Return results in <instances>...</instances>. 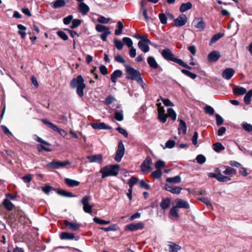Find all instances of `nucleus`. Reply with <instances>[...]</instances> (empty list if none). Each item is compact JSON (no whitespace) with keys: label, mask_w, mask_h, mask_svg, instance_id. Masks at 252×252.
Wrapping results in <instances>:
<instances>
[{"label":"nucleus","mask_w":252,"mask_h":252,"mask_svg":"<svg viewBox=\"0 0 252 252\" xmlns=\"http://www.w3.org/2000/svg\"><path fill=\"white\" fill-rule=\"evenodd\" d=\"M162 57L167 61L173 62L175 63H178L180 59L175 57L174 54L169 48L163 49L161 52Z\"/></svg>","instance_id":"39448f33"},{"label":"nucleus","mask_w":252,"mask_h":252,"mask_svg":"<svg viewBox=\"0 0 252 252\" xmlns=\"http://www.w3.org/2000/svg\"><path fill=\"white\" fill-rule=\"evenodd\" d=\"M233 93L237 95H241L247 93V90L242 87L237 86L233 89Z\"/></svg>","instance_id":"bb28decb"},{"label":"nucleus","mask_w":252,"mask_h":252,"mask_svg":"<svg viewBox=\"0 0 252 252\" xmlns=\"http://www.w3.org/2000/svg\"><path fill=\"white\" fill-rule=\"evenodd\" d=\"M213 147L214 150L217 153H220L225 149L224 147L220 142H217L214 144Z\"/></svg>","instance_id":"4c0bfd02"},{"label":"nucleus","mask_w":252,"mask_h":252,"mask_svg":"<svg viewBox=\"0 0 252 252\" xmlns=\"http://www.w3.org/2000/svg\"><path fill=\"white\" fill-rule=\"evenodd\" d=\"M66 3L64 0H56L53 2V8H59L65 6Z\"/></svg>","instance_id":"f704fd0d"},{"label":"nucleus","mask_w":252,"mask_h":252,"mask_svg":"<svg viewBox=\"0 0 252 252\" xmlns=\"http://www.w3.org/2000/svg\"><path fill=\"white\" fill-rule=\"evenodd\" d=\"M147 63L152 69H156L159 67L155 58L152 56H150L147 58Z\"/></svg>","instance_id":"4be33fe9"},{"label":"nucleus","mask_w":252,"mask_h":252,"mask_svg":"<svg viewBox=\"0 0 252 252\" xmlns=\"http://www.w3.org/2000/svg\"><path fill=\"white\" fill-rule=\"evenodd\" d=\"M166 181L169 183L178 184L181 182V178L180 176L178 175L174 177L167 178Z\"/></svg>","instance_id":"e433bc0d"},{"label":"nucleus","mask_w":252,"mask_h":252,"mask_svg":"<svg viewBox=\"0 0 252 252\" xmlns=\"http://www.w3.org/2000/svg\"><path fill=\"white\" fill-rule=\"evenodd\" d=\"M119 169L120 165L118 164L109 165L101 168L100 172L102 174V178H104L108 176H116Z\"/></svg>","instance_id":"7ed1b4c3"},{"label":"nucleus","mask_w":252,"mask_h":252,"mask_svg":"<svg viewBox=\"0 0 252 252\" xmlns=\"http://www.w3.org/2000/svg\"><path fill=\"white\" fill-rule=\"evenodd\" d=\"M220 56L221 55L219 51H213L208 54L207 60L210 63H215L220 58Z\"/></svg>","instance_id":"dca6fc26"},{"label":"nucleus","mask_w":252,"mask_h":252,"mask_svg":"<svg viewBox=\"0 0 252 252\" xmlns=\"http://www.w3.org/2000/svg\"><path fill=\"white\" fill-rule=\"evenodd\" d=\"M56 192L59 195L65 197H73L75 196L72 192L61 189H57Z\"/></svg>","instance_id":"412c9836"},{"label":"nucleus","mask_w":252,"mask_h":252,"mask_svg":"<svg viewBox=\"0 0 252 252\" xmlns=\"http://www.w3.org/2000/svg\"><path fill=\"white\" fill-rule=\"evenodd\" d=\"M139 179L138 178L135 177H131L128 180L127 184L128 185H131L134 186L138 181Z\"/></svg>","instance_id":"69168bd1"},{"label":"nucleus","mask_w":252,"mask_h":252,"mask_svg":"<svg viewBox=\"0 0 252 252\" xmlns=\"http://www.w3.org/2000/svg\"><path fill=\"white\" fill-rule=\"evenodd\" d=\"M41 121L48 127L51 128L54 131L58 132L62 136L65 137L67 135V132L64 130L59 128L58 126L49 122L47 119H43L41 120Z\"/></svg>","instance_id":"0eeeda50"},{"label":"nucleus","mask_w":252,"mask_h":252,"mask_svg":"<svg viewBox=\"0 0 252 252\" xmlns=\"http://www.w3.org/2000/svg\"><path fill=\"white\" fill-rule=\"evenodd\" d=\"M82 23V20L80 19H73L72 21V25L70 28L72 29H75L79 27Z\"/></svg>","instance_id":"3c124183"},{"label":"nucleus","mask_w":252,"mask_h":252,"mask_svg":"<svg viewBox=\"0 0 252 252\" xmlns=\"http://www.w3.org/2000/svg\"><path fill=\"white\" fill-rule=\"evenodd\" d=\"M93 220L95 223L101 225L108 224L110 223V220H102L96 217L94 218Z\"/></svg>","instance_id":"37998d69"},{"label":"nucleus","mask_w":252,"mask_h":252,"mask_svg":"<svg viewBox=\"0 0 252 252\" xmlns=\"http://www.w3.org/2000/svg\"><path fill=\"white\" fill-rule=\"evenodd\" d=\"M79 11L84 15L87 14L89 11V7L84 2H81L79 5Z\"/></svg>","instance_id":"7c9ffc66"},{"label":"nucleus","mask_w":252,"mask_h":252,"mask_svg":"<svg viewBox=\"0 0 252 252\" xmlns=\"http://www.w3.org/2000/svg\"><path fill=\"white\" fill-rule=\"evenodd\" d=\"M64 182L68 187L71 188L78 186L80 184L79 181L67 178L64 179Z\"/></svg>","instance_id":"393cba45"},{"label":"nucleus","mask_w":252,"mask_h":252,"mask_svg":"<svg viewBox=\"0 0 252 252\" xmlns=\"http://www.w3.org/2000/svg\"><path fill=\"white\" fill-rule=\"evenodd\" d=\"M158 17L161 24L165 25L167 23V17L164 13H159Z\"/></svg>","instance_id":"052dcab7"},{"label":"nucleus","mask_w":252,"mask_h":252,"mask_svg":"<svg viewBox=\"0 0 252 252\" xmlns=\"http://www.w3.org/2000/svg\"><path fill=\"white\" fill-rule=\"evenodd\" d=\"M82 76L79 75L76 78H73L70 81L69 85L72 89H76V93L80 97L84 95V90L86 85Z\"/></svg>","instance_id":"f257e3e1"},{"label":"nucleus","mask_w":252,"mask_h":252,"mask_svg":"<svg viewBox=\"0 0 252 252\" xmlns=\"http://www.w3.org/2000/svg\"><path fill=\"white\" fill-rule=\"evenodd\" d=\"M17 28L19 29V31H18V33L20 35L22 39H25L26 37V32L25 31L27 29V28L21 25V24H18L17 25Z\"/></svg>","instance_id":"c85d7f7f"},{"label":"nucleus","mask_w":252,"mask_h":252,"mask_svg":"<svg viewBox=\"0 0 252 252\" xmlns=\"http://www.w3.org/2000/svg\"><path fill=\"white\" fill-rule=\"evenodd\" d=\"M91 200V197L90 196L85 195L81 200V203L83 205L84 211L88 214L92 213V206L89 204Z\"/></svg>","instance_id":"6e6552de"},{"label":"nucleus","mask_w":252,"mask_h":252,"mask_svg":"<svg viewBox=\"0 0 252 252\" xmlns=\"http://www.w3.org/2000/svg\"><path fill=\"white\" fill-rule=\"evenodd\" d=\"M178 210L176 206H173L172 207L169 212V216H171L172 217L175 218H179V214L178 213Z\"/></svg>","instance_id":"79ce46f5"},{"label":"nucleus","mask_w":252,"mask_h":252,"mask_svg":"<svg viewBox=\"0 0 252 252\" xmlns=\"http://www.w3.org/2000/svg\"><path fill=\"white\" fill-rule=\"evenodd\" d=\"M109 18H106L103 16H99L97 19L98 22L102 24H107L109 22Z\"/></svg>","instance_id":"338daca9"},{"label":"nucleus","mask_w":252,"mask_h":252,"mask_svg":"<svg viewBox=\"0 0 252 252\" xmlns=\"http://www.w3.org/2000/svg\"><path fill=\"white\" fill-rule=\"evenodd\" d=\"M92 127L95 129H111L112 127L106 125L104 123H94L91 124Z\"/></svg>","instance_id":"aec40b11"},{"label":"nucleus","mask_w":252,"mask_h":252,"mask_svg":"<svg viewBox=\"0 0 252 252\" xmlns=\"http://www.w3.org/2000/svg\"><path fill=\"white\" fill-rule=\"evenodd\" d=\"M118 28L115 31V34L116 35H119L122 33L123 29L124 28V25L122 22L120 21H118Z\"/></svg>","instance_id":"de8ad7c7"},{"label":"nucleus","mask_w":252,"mask_h":252,"mask_svg":"<svg viewBox=\"0 0 252 252\" xmlns=\"http://www.w3.org/2000/svg\"><path fill=\"white\" fill-rule=\"evenodd\" d=\"M70 164L71 163L68 160L62 161L54 159L46 164V167L49 169H59L64 167L66 165Z\"/></svg>","instance_id":"20e7f679"},{"label":"nucleus","mask_w":252,"mask_h":252,"mask_svg":"<svg viewBox=\"0 0 252 252\" xmlns=\"http://www.w3.org/2000/svg\"><path fill=\"white\" fill-rule=\"evenodd\" d=\"M57 189H55L52 186L46 184L44 187H42V190L46 193L48 194L51 190L56 191Z\"/></svg>","instance_id":"8fccbe9b"},{"label":"nucleus","mask_w":252,"mask_h":252,"mask_svg":"<svg viewBox=\"0 0 252 252\" xmlns=\"http://www.w3.org/2000/svg\"><path fill=\"white\" fill-rule=\"evenodd\" d=\"M192 25L196 29L203 30L206 27V24L204 22L203 18L201 17H195L194 18Z\"/></svg>","instance_id":"f8f14e48"},{"label":"nucleus","mask_w":252,"mask_h":252,"mask_svg":"<svg viewBox=\"0 0 252 252\" xmlns=\"http://www.w3.org/2000/svg\"><path fill=\"white\" fill-rule=\"evenodd\" d=\"M57 34L63 40H66L68 39V36L63 31L60 30L57 32Z\"/></svg>","instance_id":"bf43d9fd"},{"label":"nucleus","mask_w":252,"mask_h":252,"mask_svg":"<svg viewBox=\"0 0 252 252\" xmlns=\"http://www.w3.org/2000/svg\"><path fill=\"white\" fill-rule=\"evenodd\" d=\"M15 215L16 220H20L24 217V212L19 207L15 208Z\"/></svg>","instance_id":"58836bf2"},{"label":"nucleus","mask_w":252,"mask_h":252,"mask_svg":"<svg viewBox=\"0 0 252 252\" xmlns=\"http://www.w3.org/2000/svg\"><path fill=\"white\" fill-rule=\"evenodd\" d=\"M224 36V34L223 33H217L215 34L211 38V40L209 42V45H212L213 43L216 42Z\"/></svg>","instance_id":"72a5a7b5"},{"label":"nucleus","mask_w":252,"mask_h":252,"mask_svg":"<svg viewBox=\"0 0 252 252\" xmlns=\"http://www.w3.org/2000/svg\"><path fill=\"white\" fill-rule=\"evenodd\" d=\"M196 160L198 163L200 164H202L204 163H205V162L206 160V158L204 155H198V156H197L196 158Z\"/></svg>","instance_id":"5fc2aeb1"},{"label":"nucleus","mask_w":252,"mask_h":252,"mask_svg":"<svg viewBox=\"0 0 252 252\" xmlns=\"http://www.w3.org/2000/svg\"><path fill=\"white\" fill-rule=\"evenodd\" d=\"M87 158L90 162H96L101 164L102 161L103 156L101 154H96L92 156H88Z\"/></svg>","instance_id":"f3484780"},{"label":"nucleus","mask_w":252,"mask_h":252,"mask_svg":"<svg viewBox=\"0 0 252 252\" xmlns=\"http://www.w3.org/2000/svg\"><path fill=\"white\" fill-rule=\"evenodd\" d=\"M192 7V5L190 2L182 3L180 8L179 10L181 12H184L190 9Z\"/></svg>","instance_id":"473e14b6"},{"label":"nucleus","mask_w":252,"mask_h":252,"mask_svg":"<svg viewBox=\"0 0 252 252\" xmlns=\"http://www.w3.org/2000/svg\"><path fill=\"white\" fill-rule=\"evenodd\" d=\"M162 175V172L160 169H157L156 170L153 171L151 174V176L153 177L156 179H159Z\"/></svg>","instance_id":"49530a36"},{"label":"nucleus","mask_w":252,"mask_h":252,"mask_svg":"<svg viewBox=\"0 0 252 252\" xmlns=\"http://www.w3.org/2000/svg\"><path fill=\"white\" fill-rule=\"evenodd\" d=\"M176 207L177 208L189 209L190 206L188 201L180 198H177L175 200Z\"/></svg>","instance_id":"6ab92c4d"},{"label":"nucleus","mask_w":252,"mask_h":252,"mask_svg":"<svg viewBox=\"0 0 252 252\" xmlns=\"http://www.w3.org/2000/svg\"><path fill=\"white\" fill-rule=\"evenodd\" d=\"M122 75L123 72L122 70L119 69L115 70L111 75V81L115 83L117 78L121 77Z\"/></svg>","instance_id":"a878e982"},{"label":"nucleus","mask_w":252,"mask_h":252,"mask_svg":"<svg viewBox=\"0 0 252 252\" xmlns=\"http://www.w3.org/2000/svg\"><path fill=\"white\" fill-rule=\"evenodd\" d=\"M32 175L30 174L24 176L22 177L23 181L26 183H30L32 180Z\"/></svg>","instance_id":"774afa93"},{"label":"nucleus","mask_w":252,"mask_h":252,"mask_svg":"<svg viewBox=\"0 0 252 252\" xmlns=\"http://www.w3.org/2000/svg\"><path fill=\"white\" fill-rule=\"evenodd\" d=\"M252 96V89L250 90L246 93L244 97V101L246 105H249L251 103V97Z\"/></svg>","instance_id":"c9c22d12"},{"label":"nucleus","mask_w":252,"mask_h":252,"mask_svg":"<svg viewBox=\"0 0 252 252\" xmlns=\"http://www.w3.org/2000/svg\"><path fill=\"white\" fill-rule=\"evenodd\" d=\"M145 224L142 222H139L137 223H130L126 226V230L130 231H135L138 230H142L144 228Z\"/></svg>","instance_id":"9b49d317"},{"label":"nucleus","mask_w":252,"mask_h":252,"mask_svg":"<svg viewBox=\"0 0 252 252\" xmlns=\"http://www.w3.org/2000/svg\"><path fill=\"white\" fill-rule=\"evenodd\" d=\"M114 60L115 62L121 63L125 65H126V60L122 57L121 55L120 54H117L116 56L114 57Z\"/></svg>","instance_id":"603ef678"},{"label":"nucleus","mask_w":252,"mask_h":252,"mask_svg":"<svg viewBox=\"0 0 252 252\" xmlns=\"http://www.w3.org/2000/svg\"><path fill=\"white\" fill-rule=\"evenodd\" d=\"M204 111L206 114H209L210 115H214L215 113V110L214 108L209 105H206L204 108Z\"/></svg>","instance_id":"6e6d98bb"},{"label":"nucleus","mask_w":252,"mask_h":252,"mask_svg":"<svg viewBox=\"0 0 252 252\" xmlns=\"http://www.w3.org/2000/svg\"><path fill=\"white\" fill-rule=\"evenodd\" d=\"M114 42L117 49L119 50L122 49L124 46V43L121 40L118 39H115L114 40Z\"/></svg>","instance_id":"13d9d810"},{"label":"nucleus","mask_w":252,"mask_h":252,"mask_svg":"<svg viewBox=\"0 0 252 252\" xmlns=\"http://www.w3.org/2000/svg\"><path fill=\"white\" fill-rule=\"evenodd\" d=\"M123 41L128 48L132 47L133 42L129 37H124L123 38Z\"/></svg>","instance_id":"4d7b16f0"},{"label":"nucleus","mask_w":252,"mask_h":252,"mask_svg":"<svg viewBox=\"0 0 252 252\" xmlns=\"http://www.w3.org/2000/svg\"><path fill=\"white\" fill-rule=\"evenodd\" d=\"M125 147L123 142L121 140L118 142V147L116 151L115 160L117 162H120L125 154Z\"/></svg>","instance_id":"1a4fd4ad"},{"label":"nucleus","mask_w":252,"mask_h":252,"mask_svg":"<svg viewBox=\"0 0 252 252\" xmlns=\"http://www.w3.org/2000/svg\"><path fill=\"white\" fill-rule=\"evenodd\" d=\"M223 173L225 175H234L237 174V171L235 169L230 167L229 166L227 167L226 169L223 171Z\"/></svg>","instance_id":"ea45409f"},{"label":"nucleus","mask_w":252,"mask_h":252,"mask_svg":"<svg viewBox=\"0 0 252 252\" xmlns=\"http://www.w3.org/2000/svg\"><path fill=\"white\" fill-rule=\"evenodd\" d=\"M155 166L158 169L164 168L165 167V162L161 159H159L155 163Z\"/></svg>","instance_id":"864d4df0"},{"label":"nucleus","mask_w":252,"mask_h":252,"mask_svg":"<svg viewBox=\"0 0 252 252\" xmlns=\"http://www.w3.org/2000/svg\"><path fill=\"white\" fill-rule=\"evenodd\" d=\"M180 122L179 126L178 128V133L180 134L181 133H183V134H185L187 132V125L185 122L182 120H179Z\"/></svg>","instance_id":"b1692460"},{"label":"nucleus","mask_w":252,"mask_h":252,"mask_svg":"<svg viewBox=\"0 0 252 252\" xmlns=\"http://www.w3.org/2000/svg\"><path fill=\"white\" fill-rule=\"evenodd\" d=\"M244 129L248 132L252 131V125L248 123H244L242 126Z\"/></svg>","instance_id":"0e129e2a"},{"label":"nucleus","mask_w":252,"mask_h":252,"mask_svg":"<svg viewBox=\"0 0 252 252\" xmlns=\"http://www.w3.org/2000/svg\"><path fill=\"white\" fill-rule=\"evenodd\" d=\"M164 188L165 190L175 194H179L182 189L181 187L174 186L168 184L165 185Z\"/></svg>","instance_id":"2eb2a0df"},{"label":"nucleus","mask_w":252,"mask_h":252,"mask_svg":"<svg viewBox=\"0 0 252 252\" xmlns=\"http://www.w3.org/2000/svg\"><path fill=\"white\" fill-rule=\"evenodd\" d=\"M167 115L173 121L176 119L177 115L175 111L172 108H168L167 109Z\"/></svg>","instance_id":"a19ab883"},{"label":"nucleus","mask_w":252,"mask_h":252,"mask_svg":"<svg viewBox=\"0 0 252 252\" xmlns=\"http://www.w3.org/2000/svg\"><path fill=\"white\" fill-rule=\"evenodd\" d=\"M95 30L98 32H104L105 31H109L110 28L102 25L97 24L95 26Z\"/></svg>","instance_id":"c03bdc74"},{"label":"nucleus","mask_w":252,"mask_h":252,"mask_svg":"<svg viewBox=\"0 0 252 252\" xmlns=\"http://www.w3.org/2000/svg\"><path fill=\"white\" fill-rule=\"evenodd\" d=\"M62 225H63L62 227V229H66L74 231L78 230L81 227L80 224L70 222L67 220H64L63 221Z\"/></svg>","instance_id":"423d86ee"},{"label":"nucleus","mask_w":252,"mask_h":252,"mask_svg":"<svg viewBox=\"0 0 252 252\" xmlns=\"http://www.w3.org/2000/svg\"><path fill=\"white\" fill-rule=\"evenodd\" d=\"M148 44L153 45V43L148 38L143 41H139L138 43V47L144 53H147L150 50Z\"/></svg>","instance_id":"9d476101"},{"label":"nucleus","mask_w":252,"mask_h":252,"mask_svg":"<svg viewBox=\"0 0 252 252\" xmlns=\"http://www.w3.org/2000/svg\"><path fill=\"white\" fill-rule=\"evenodd\" d=\"M216 118V124L218 126L222 125L223 123L224 120L223 118L218 114L215 115Z\"/></svg>","instance_id":"e2e57ef3"},{"label":"nucleus","mask_w":252,"mask_h":252,"mask_svg":"<svg viewBox=\"0 0 252 252\" xmlns=\"http://www.w3.org/2000/svg\"><path fill=\"white\" fill-rule=\"evenodd\" d=\"M152 164V158L150 156H147L141 165V170L143 172H145L151 169Z\"/></svg>","instance_id":"4468645a"},{"label":"nucleus","mask_w":252,"mask_h":252,"mask_svg":"<svg viewBox=\"0 0 252 252\" xmlns=\"http://www.w3.org/2000/svg\"><path fill=\"white\" fill-rule=\"evenodd\" d=\"M169 252H177L181 249V247L178 244L172 242H169Z\"/></svg>","instance_id":"c756f323"},{"label":"nucleus","mask_w":252,"mask_h":252,"mask_svg":"<svg viewBox=\"0 0 252 252\" xmlns=\"http://www.w3.org/2000/svg\"><path fill=\"white\" fill-rule=\"evenodd\" d=\"M174 26L177 27L184 26L187 22V17L184 14H182L174 20Z\"/></svg>","instance_id":"ddd939ff"},{"label":"nucleus","mask_w":252,"mask_h":252,"mask_svg":"<svg viewBox=\"0 0 252 252\" xmlns=\"http://www.w3.org/2000/svg\"><path fill=\"white\" fill-rule=\"evenodd\" d=\"M139 187L140 188L144 189L147 190L150 189V186L147 184L144 180H142L139 182Z\"/></svg>","instance_id":"680f3d73"},{"label":"nucleus","mask_w":252,"mask_h":252,"mask_svg":"<svg viewBox=\"0 0 252 252\" xmlns=\"http://www.w3.org/2000/svg\"><path fill=\"white\" fill-rule=\"evenodd\" d=\"M114 118L118 121H122L124 120L123 111L122 110L116 111L114 113Z\"/></svg>","instance_id":"a18cd8bd"},{"label":"nucleus","mask_w":252,"mask_h":252,"mask_svg":"<svg viewBox=\"0 0 252 252\" xmlns=\"http://www.w3.org/2000/svg\"><path fill=\"white\" fill-rule=\"evenodd\" d=\"M171 204V200L169 198H165L162 199L160 207L163 210H166L169 208Z\"/></svg>","instance_id":"cd10ccee"},{"label":"nucleus","mask_w":252,"mask_h":252,"mask_svg":"<svg viewBox=\"0 0 252 252\" xmlns=\"http://www.w3.org/2000/svg\"><path fill=\"white\" fill-rule=\"evenodd\" d=\"M75 238V235L72 233L67 232H62L60 234V238L61 240H73Z\"/></svg>","instance_id":"5701e85b"},{"label":"nucleus","mask_w":252,"mask_h":252,"mask_svg":"<svg viewBox=\"0 0 252 252\" xmlns=\"http://www.w3.org/2000/svg\"><path fill=\"white\" fill-rule=\"evenodd\" d=\"M2 204L5 208L8 211L12 210L14 207V204L7 198L3 200Z\"/></svg>","instance_id":"2f4dec72"},{"label":"nucleus","mask_w":252,"mask_h":252,"mask_svg":"<svg viewBox=\"0 0 252 252\" xmlns=\"http://www.w3.org/2000/svg\"><path fill=\"white\" fill-rule=\"evenodd\" d=\"M126 72L127 74L126 78L127 80L135 81L138 84L144 83L140 72L129 65H125Z\"/></svg>","instance_id":"f03ea898"},{"label":"nucleus","mask_w":252,"mask_h":252,"mask_svg":"<svg viewBox=\"0 0 252 252\" xmlns=\"http://www.w3.org/2000/svg\"><path fill=\"white\" fill-rule=\"evenodd\" d=\"M181 72L185 75H187V76L190 77L192 79H195L197 76L196 74L192 73L187 69H182L181 70Z\"/></svg>","instance_id":"09e8293b"},{"label":"nucleus","mask_w":252,"mask_h":252,"mask_svg":"<svg viewBox=\"0 0 252 252\" xmlns=\"http://www.w3.org/2000/svg\"><path fill=\"white\" fill-rule=\"evenodd\" d=\"M235 70L232 68H227L223 70L222 72V76L226 80L230 79L234 75Z\"/></svg>","instance_id":"a211bd4d"}]
</instances>
